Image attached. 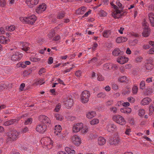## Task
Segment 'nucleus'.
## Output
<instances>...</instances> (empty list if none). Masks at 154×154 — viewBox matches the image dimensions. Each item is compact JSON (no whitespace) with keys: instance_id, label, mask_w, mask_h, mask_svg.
<instances>
[{"instance_id":"nucleus-1","label":"nucleus","mask_w":154,"mask_h":154,"mask_svg":"<svg viewBox=\"0 0 154 154\" xmlns=\"http://www.w3.org/2000/svg\"><path fill=\"white\" fill-rule=\"evenodd\" d=\"M36 19V17L34 15L27 17H21L20 18V20L22 22L31 25L35 22Z\"/></svg>"},{"instance_id":"nucleus-2","label":"nucleus","mask_w":154,"mask_h":154,"mask_svg":"<svg viewBox=\"0 0 154 154\" xmlns=\"http://www.w3.org/2000/svg\"><path fill=\"white\" fill-rule=\"evenodd\" d=\"M90 96V92L86 90L83 91L81 95V100L83 103H87Z\"/></svg>"},{"instance_id":"nucleus-3","label":"nucleus","mask_w":154,"mask_h":154,"mask_svg":"<svg viewBox=\"0 0 154 154\" xmlns=\"http://www.w3.org/2000/svg\"><path fill=\"white\" fill-rule=\"evenodd\" d=\"M6 134L11 141H15L18 137V133L16 130H11L7 132Z\"/></svg>"},{"instance_id":"nucleus-4","label":"nucleus","mask_w":154,"mask_h":154,"mask_svg":"<svg viewBox=\"0 0 154 154\" xmlns=\"http://www.w3.org/2000/svg\"><path fill=\"white\" fill-rule=\"evenodd\" d=\"M112 119L114 121L121 125H124L126 123V121L124 118L120 115L114 116L112 117Z\"/></svg>"},{"instance_id":"nucleus-5","label":"nucleus","mask_w":154,"mask_h":154,"mask_svg":"<svg viewBox=\"0 0 154 154\" xmlns=\"http://www.w3.org/2000/svg\"><path fill=\"white\" fill-rule=\"evenodd\" d=\"M47 126L44 124H39L37 126L36 131L40 133H44L47 130Z\"/></svg>"},{"instance_id":"nucleus-6","label":"nucleus","mask_w":154,"mask_h":154,"mask_svg":"<svg viewBox=\"0 0 154 154\" xmlns=\"http://www.w3.org/2000/svg\"><path fill=\"white\" fill-rule=\"evenodd\" d=\"M72 143L76 146H79L81 143V139L76 135H73L72 137Z\"/></svg>"},{"instance_id":"nucleus-7","label":"nucleus","mask_w":154,"mask_h":154,"mask_svg":"<svg viewBox=\"0 0 154 154\" xmlns=\"http://www.w3.org/2000/svg\"><path fill=\"white\" fill-rule=\"evenodd\" d=\"M39 120L42 123L46 124H50L51 121L50 119L44 115H41L38 117Z\"/></svg>"},{"instance_id":"nucleus-8","label":"nucleus","mask_w":154,"mask_h":154,"mask_svg":"<svg viewBox=\"0 0 154 154\" xmlns=\"http://www.w3.org/2000/svg\"><path fill=\"white\" fill-rule=\"evenodd\" d=\"M22 54L19 52L16 51L14 53L11 57V60L13 61H16L20 60L22 57Z\"/></svg>"},{"instance_id":"nucleus-9","label":"nucleus","mask_w":154,"mask_h":154,"mask_svg":"<svg viewBox=\"0 0 154 154\" xmlns=\"http://www.w3.org/2000/svg\"><path fill=\"white\" fill-rule=\"evenodd\" d=\"M39 0H26V2L30 8H32L37 5Z\"/></svg>"},{"instance_id":"nucleus-10","label":"nucleus","mask_w":154,"mask_h":154,"mask_svg":"<svg viewBox=\"0 0 154 154\" xmlns=\"http://www.w3.org/2000/svg\"><path fill=\"white\" fill-rule=\"evenodd\" d=\"M63 104L66 106L70 107L72 106L73 104V100L72 98V96L71 97H68L66 98V100L64 101Z\"/></svg>"},{"instance_id":"nucleus-11","label":"nucleus","mask_w":154,"mask_h":154,"mask_svg":"<svg viewBox=\"0 0 154 154\" xmlns=\"http://www.w3.org/2000/svg\"><path fill=\"white\" fill-rule=\"evenodd\" d=\"M122 11L120 10H118L116 11V12L115 13H113L112 16L115 18H119L122 16H125L126 15L127 13L126 12H124L122 13Z\"/></svg>"},{"instance_id":"nucleus-12","label":"nucleus","mask_w":154,"mask_h":154,"mask_svg":"<svg viewBox=\"0 0 154 154\" xmlns=\"http://www.w3.org/2000/svg\"><path fill=\"white\" fill-rule=\"evenodd\" d=\"M120 139L117 137H114L111 138L109 141V143L111 145H116L119 143L120 142Z\"/></svg>"},{"instance_id":"nucleus-13","label":"nucleus","mask_w":154,"mask_h":154,"mask_svg":"<svg viewBox=\"0 0 154 154\" xmlns=\"http://www.w3.org/2000/svg\"><path fill=\"white\" fill-rule=\"evenodd\" d=\"M83 124L81 123H78L75 125H74L73 127V131L76 133L79 132L82 128Z\"/></svg>"},{"instance_id":"nucleus-14","label":"nucleus","mask_w":154,"mask_h":154,"mask_svg":"<svg viewBox=\"0 0 154 154\" xmlns=\"http://www.w3.org/2000/svg\"><path fill=\"white\" fill-rule=\"evenodd\" d=\"M46 7L45 3L39 5V7L36 9V12L38 13H41L44 11L46 9Z\"/></svg>"},{"instance_id":"nucleus-15","label":"nucleus","mask_w":154,"mask_h":154,"mask_svg":"<svg viewBox=\"0 0 154 154\" xmlns=\"http://www.w3.org/2000/svg\"><path fill=\"white\" fill-rule=\"evenodd\" d=\"M107 131L109 132L114 131L117 130V128L116 125L113 124L109 123L106 126Z\"/></svg>"},{"instance_id":"nucleus-16","label":"nucleus","mask_w":154,"mask_h":154,"mask_svg":"<svg viewBox=\"0 0 154 154\" xmlns=\"http://www.w3.org/2000/svg\"><path fill=\"white\" fill-rule=\"evenodd\" d=\"M128 61V58H126L125 57L122 56H120L118 57L117 61L119 63L121 64H123Z\"/></svg>"},{"instance_id":"nucleus-17","label":"nucleus","mask_w":154,"mask_h":154,"mask_svg":"<svg viewBox=\"0 0 154 154\" xmlns=\"http://www.w3.org/2000/svg\"><path fill=\"white\" fill-rule=\"evenodd\" d=\"M106 141V140L102 137H99L98 139V144L100 146L104 145Z\"/></svg>"},{"instance_id":"nucleus-18","label":"nucleus","mask_w":154,"mask_h":154,"mask_svg":"<svg viewBox=\"0 0 154 154\" xmlns=\"http://www.w3.org/2000/svg\"><path fill=\"white\" fill-rule=\"evenodd\" d=\"M151 100L149 97H146L143 98L141 101L140 104L143 105H145L149 104Z\"/></svg>"},{"instance_id":"nucleus-19","label":"nucleus","mask_w":154,"mask_h":154,"mask_svg":"<svg viewBox=\"0 0 154 154\" xmlns=\"http://www.w3.org/2000/svg\"><path fill=\"white\" fill-rule=\"evenodd\" d=\"M122 51L119 48H115L112 52L113 55L115 56L121 55L122 54Z\"/></svg>"},{"instance_id":"nucleus-20","label":"nucleus","mask_w":154,"mask_h":154,"mask_svg":"<svg viewBox=\"0 0 154 154\" xmlns=\"http://www.w3.org/2000/svg\"><path fill=\"white\" fill-rule=\"evenodd\" d=\"M62 130V128L60 125H56L55 126L54 133L56 135H58L59 133H60Z\"/></svg>"},{"instance_id":"nucleus-21","label":"nucleus","mask_w":154,"mask_h":154,"mask_svg":"<svg viewBox=\"0 0 154 154\" xmlns=\"http://www.w3.org/2000/svg\"><path fill=\"white\" fill-rule=\"evenodd\" d=\"M128 40L127 38L123 37H119L116 39V42L117 43H122L126 42Z\"/></svg>"},{"instance_id":"nucleus-22","label":"nucleus","mask_w":154,"mask_h":154,"mask_svg":"<svg viewBox=\"0 0 154 154\" xmlns=\"http://www.w3.org/2000/svg\"><path fill=\"white\" fill-rule=\"evenodd\" d=\"M17 122V120L16 119H12L9 121L5 122L4 125L5 126H8L11 124H13L14 123H16Z\"/></svg>"},{"instance_id":"nucleus-23","label":"nucleus","mask_w":154,"mask_h":154,"mask_svg":"<svg viewBox=\"0 0 154 154\" xmlns=\"http://www.w3.org/2000/svg\"><path fill=\"white\" fill-rule=\"evenodd\" d=\"M150 29L147 28H145L142 32V35L144 37L148 36L150 34Z\"/></svg>"},{"instance_id":"nucleus-24","label":"nucleus","mask_w":154,"mask_h":154,"mask_svg":"<svg viewBox=\"0 0 154 154\" xmlns=\"http://www.w3.org/2000/svg\"><path fill=\"white\" fill-rule=\"evenodd\" d=\"M151 25L154 26V14L152 13H151L148 15Z\"/></svg>"},{"instance_id":"nucleus-25","label":"nucleus","mask_w":154,"mask_h":154,"mask_svg":"<svg viewBox=\"0 0 154 154\" xmlns=\"http://www.w3.org/2000/svg\"><path fill=\"white\" fill-rule=\"evenodd\" d=\"M122 112L125 113H130L131 112V109L129 107H124L120 109Z\"/></svg>"},{"instance_id":"nucleus-26","label":"nucleus","mask_w":154,"mask_h":154,"mask_svg":"<svg viewBox=\"0 0 154 154\" xmlns=\"http://www.w3.org/2000/svg\"><path fill=\"white\" fill-rule=\"evenodd\" d=\"M6 38L3 36H0V43L3 44L7 43L10 41L9 39H6Z\"/></svg>"},{"instance_id":"nucleus-27","label":"nucleus","mask_w":154,"mask_h":154,"mask_svg":"<svg viewBox=\"0 0 154 154\" xmlns=\"http://www.w3.org/2000/svg\"><path fill=\"white\" fill-rule=\"evenodd\" d=\"M96 115L95 112L92 111L91 112H88L86 114L87 117L89 119H91L95 116Z\"/></svg>"},{"instance_id":"nucleus-28","label":"nucleus","mask_w":154,"mask_h":154,"mask_svg":"<svg viewBox=\"0 0 154 154\" xmlns=\"http://www.w3.org/2000/svg\"><path fill=\"white\" fill-rule=\"evenodd\" d=\"M86 10V8L85 7L82 6L78 9L77 13L79 14H83Z\"/></svg>"},{"instance_id":"nucleus-29","label":"nucleus","mask_w":154,"mask_h":154,"mask_svg":"<svg viewBox=\"0 0 154 154\" xmlns=\"http://www.w3.org/2000/svg\"><path fill=\"white\" fill-rule=\"evenodd\" d=\"M97 136L98 135L97 133L95 132H91L90 133L88 136V138L89 139L93 140L97 138Z\"/></svg>"},{"instance_id":"nucleus-30","label":"nucleus","mask_w":154,"mask_h":154,"mask_svg":"<svg viewBox=\"0 0 154 154\" xmlns=\"http://www.w3.org/2000/svg\"><path fill=\"white\" fill-rule=\"evenodd\" d=\"M65 150L68 154H75V151L74 150L68 147H66L65 148Z\"/></svg>"},{"instance_id":"nucleus-31","label":"nucleus","mask_w":154,"mask_h":154,"mask_svg":"<svg viewBox=\"0 0 154 154\" xmlns=\"http://www.w3.org/2000/svg\"><path fill=\"white\" fill-rule=\"evenodd\" d=\"M29 44L27 43H23V48L22 50L23 51H28L30 49V48L28 47Z\"/></svg>"},{"instance_id":"nucleus-32","label":"nucleus","mask_w":154,"mask_h":154,"mask_svg":"<svg viewBox=\"0 0 154 154\" xmlns=\"http://www.w3.org/2000/svg\"><path fill=\"white\" fill-rule=\"evenodd\" d=\"M154 67V66L151 63H148L145 64V67L147 69L151 70Z\"/></svg>"},{"instance_id":"nucleus-33","label":"nucleus","mask_w":154,"mask_h":154,"mask_svg":"<svg viewBox=\"0 0 154 154\" xmlns=\"http://www.w3.org/2000/svg\"><path fill=\"white\" fill-rule=\"evenodd\" d=\"M111 63H106L103 65V69L105 70H111L110 67Z\"/></svg>"},{"instance_id":"nucleus-34","label":"nucleus","mask_w":154,"mask_h":154,"mask_svg":"<svg viewBox=\"0 0 154 154\" xmlns=\"http://www.w3.org/2000/svg\"><path fill=\"white\" fill-rule=\"evenodd\" d=\"M54 117L56 118L57 120L59 121H62L63 119L62 116L57 113L54 114Z\"/></svg>"},{"instance_id":"nucleus-35","label":"nucleus","mask_w":154,"mask_h":154,"mask_svg":"<svg viewBox=\"0 0 154 154\" xmlns=\"http://www.w3.org/2000/svg\"><path fill=\"white\" fill-rule=\"evenodd\" d=\"M111 31L110 30H106L104 31L103 33V35L104 37L108 38L110 35Z\"/></svg>"},{"instance_id":"nucleus-36","label":"nucleus","mask_w":154,"mask_h":154,"mask_svg":"<svg viewBox=\"0 0 154 154\" xmlns=\"http://www.w3.org/2000/svg\"><path fill=\"white\" fill-rule=\"evenodd\" d=\"M65 12H62L58 13L57 14V18L58 19H62L65 16Z\"/></svg>"},{"instance_id":"nucleus-37","label":"nucleus","mask_w":154,"mask_h":154,"mask_svg":"<svg viewBox=\"0 0 154 154\" xmlns=\"http://www.w3.org/2000/svg\"><path fill=\"white\" fill-rule=\"evenodd\" d=\"M82 133H86L88 131V127L87 126H85L84 127L82 126Z\"/></svg>"},{"instance_id":"nucleus-38","label":"nucleus","mask_w":154,"mask_h":154,"mask_svg":"<svg viewBox=\"0 0 154 154\" xmlns=\"http://www.w3.org/2000/svg\"><path fill=\"white\" fill-rule=\"evenodd\" d=\"M106 95L103 92H100L98 93L97 96V97L99 98H103L106 97Z\"/></svg>"},{"instance_id":"nucleus-39","label":"nucleus","mask_w":154,"mask_h":154,"mask_svg":"<svg viewBox=\"0 0 154 154\" xmlns=\"http://www.w3.org/2000/svg\"><path fill=\"white\" fill-rule=\"evenodd\" d=\"M152 93V89L151 88H147L146 89V91L145 92V93L148 95H149L150 94H151Z\"/></svg>"},{"instance_id":"nucleus-40","label":"nucleus","mask_w":154,"mask_h":154,"mask_svg":"<svg viewBox=\"0 0 154 154\" xmlns=\"http://www.w3.org/2000/svg\"><path fill=\"white\" fill-rule=\"evenodd\" d=\"M99 123V120L97 119H94L90 121V124L92 125H95Z\"/></svg>"},{"instance_id":"nucleus-41","label":"nucleus","mask_w":154,"mask_h":154,"mask_svg":"<svg viewBox=\"0 0 154 154\" xmlns=\"http://www.w3.org/2000/svg\"><path fill=\"white\" fill-rule=\"evenodd\" d=\"M145 112V111L144 109H139V110L138 115L140 116H142L144 115Z\"/></svg>"},{"instance_id":"nucleus-42","label":"nucleus","mask_w":154,"mask_h":154,"mask_svg":"<svg viewBox=\"0 0 154 154\" xmlns=\"http://www.w3.org/2000/svg\"><path fill=\"white\" fill-rule=\"evenodd\" d=\"M145 81H142L140 83V88L142 90L143 89L145 88Z\"/></svg>"},{"instance_id":"nucleus-43","label":"nucleus","mask_w":154,"mask_h":154,"mask_svg":"<svg viewBox=\"0 0 154 154\" xmlns=\"http://www.w3.org/2000/svg\"><path fill=\"white\" fill-rule=\"evenodd\" d=\"M5 0H0V7H4L6 5Z\"/></svg>"},{"instance_id":"nucleus-44","label":"nucleus","mask_w":154,"mask_h":154,"mask_svg":"<svg viewBox=\"0 0 154 154\" xmlns=\"http://www.w3.org/2000/svg\"><path fill=\"white\" fill-rule=\"evenodd\" d=\"M55 32L54 30H52L51 32L49 34L48 37L49 38H51L53 37L55 35Z\"/></svg>"},{"instance_id":"nucleus-45","label":"nucleus","mask_w":154,"mask_h":154,"mask_svg":"<svg viewBox=\"0 0 154 154\" xmlns=\"http://www.w3.org/2000/svg\"><path fill=\"white\" fill-rule=\"evenodd\" d=\"M127 78L125 76H123L120 77L118 80L121 82H125Z\"/></svg>"},{"instance_id":"nucleus-46","label":"nucleus","mask_w":154,"mask_h":154,"mask_svg":"<svg viewBox=\"0 0 154 154\" xmlns=\"http://www.w3.org/2000/svg\"><path fill=\"white\" fill-rule=\"evenodd\" d=\"M138 90V88L136 86H134L132 88V91L134 94H135L137 93Z\"/></svg>"},{"instance_id":"nucleus-47","label":"nucleus","mask_w":154,"mask_h":154,"mask_svg":"<svg viewBox=\"0 0 154 154\" xmlns=\"http://www.w3.org/2000/svg\"><path fill=\"white\" fill-rule=\"evenodd\" d=\"M61 107L60 105V104H57L54 110L56 112H58L60 110V109Z\"/></svg>"},{"instance_id":"nucleus-48","label":"nucleus","mask_w":154,"mask_h":154,"mask_svg":"<svg viewBox=\"0 0 154 154\" xmlns=\"http://www.w3.org/2000/svg\"><path fill=\"white\" fill-rule=\"evenodd\" d=\"M110 65L111 66V67H110L111 69H113L114 70L115 69H117L118 68V67L116 65L111 63Z\"/></svg>"},{"instance_id":"nucleus-49","label":"nucleus","mask_w":154,"mask_h":154,"mask_svg":"<svg viewBox=\"0 0 154 154\" xmlns=\"http://www.w3.org/2000/svg\"><path fill=\"white\" fill-rule=\"evenodd\" d=\"M154 111V106L153 104L150 105L149 107V112L151 113H152Z\"/></svg>"},{"instance_id":"nucleus-50","label":"nucleus","mask_w":154,"mask_h":154,"mask_svg":"<svg viewBox=\"0 0 154 154\" xmlns=\"http://www.w3.org/2000/svg\"><path fill=\"white\" fill-rule=\"evenodd\" d=\"M97 77V79L99 81H102L104 80V78L100 74H98Z\"/></svg>"},{"instance_id":"nucleus-51","label":"nucleus","mask_w":154,"mask_h":154,"mask_svg":"<svg viewBox=\"0 0 154 154\" xmlns=\"http://www.w3.org/2000/svg\"><path fill=\"white\" fill-rule=\"evenodd\" d=\"M32 119L31 118H29L25 121V124L26 125H28L29 124H31L32 122Z\"/></svg>"},{"instance_id":"nucleus-52","label":"nucleus","mask_w":154,"mask_h":154,"mask_svg":"<svg viewBox=\"0 0 154 154\" xmlns=\"http://www.w3.org/2000/svg\"><path fill=\"white\" fill-rule=\"evenodd\" d=\"M15 26L11 25L8 27V30L10 31H13L15 29Z\"/></svg>"},{"instance_id":"nucleus-53","label":"nucleus","mask_w":154,"mask_h":154,"mask_svg":"<svg viewBox=\"0 0 154 154\" xmlns=\"http://www.w3.org/2000/svg\"><path fill=\"white\" fill-rule=\"evenodd\" d=\"M110 110L113 113H116L117 112V109L116 107H112L110 108Z\"/></svg>"},{"instance_id":"nucleus-54","label":"nucleus","mask_w":154,"mask_h":154,"mask_svg":"<svg viewBox=\"0 0 154 154\" xmlns=\"http://www.w3.org/2000/svg\"><path fill=\"white\" fill-rule=\"evenodd\" d=\"M29 129L27 127H25L24 128H22L21 131L22 133H25L28 131Z\"/></svg>"},{"instance_id":"nucleus-55","label":"nucleus","mask_w":154,"mask_h":154,"mask_svg":"<svg viewBox=\"0 0 154 154\" xmlns=\"http://www.w3.org/2000/svg\"><path fill=\"white\" fill-rule=\"evenodd\" d=\"M142 59L143 58L139 56L135 59V60L137 62H140L142 60Z\"/></svg>"},{"instance_id":"nucleus-56","label":"nucleus","mask_w":154,"mask_h":154,"mask_svg":"<svg viewBox=\"0 0 154 154\" xmlns=\"http://www.w3.org/2000/svg\"><path fill=\"white\" fill-rule=\"evenodd\" d=\"M53 58L52 57H50L48 58V63L49 64H51L53 62Z\"/></svg>"},{"instance_id":"nucleus-57","label":"nucleus","mask_w":154,"mask_h":154,"mask_svg":"<svg viewBox=\"0 0 154 154\" xmlns=\"http://www.w3.org/2000/svg\"><path fill=\"white\" fill-rule=\"evenodd\" d=\"M75 75L78 77H80L81 76V71L80 70H79L76 71L75 73Z\"/></svg>"},{"instance_id":"nucleus-58","label":"nucleus","mask_w":154,"mask_h":154,"mask_svg":"<svg viewBox=\"0 0 154 154\" xmlns=\"http://www.w3.org/2000/svg\"><path fill=\"white\" fill-rule=\"evenodd\" d=\"M148 53L149 54H154V47L151 48L148 51Z\"/></svg>"},{"instance_id":"nucleus-59","label":"nucleus","mask_w":154,"mask_h":154,"mask_svg":"<svg viewBox=\"0 0 154 154\" xmlns=\"http://www.w3.org/2000/svg\"><path fill=\"white\" fill-rule=\"evenodd\" d=\"M116 4L119 7V8H122V4L120 3L119 1V0H117L116 2Z\"/></svg>"},{"instance_id":"nucleus-60","label":"nucleus","mask_w":154,"mask_h":154,"mask_svg":"<svg viewBox=\"0 0 154 154\" xmlns=\"http://www.w3.org/2000/svg\"><path fill=\"white\" fill-rule=\"evenodd\" d=\"M72 66L73 67L70 68L69 69H66L64 71V72L65 73H66L67 72H69L74 67H75L74 65H72Z\"/></svg>"},{"instance_id":"nucleus-61","label":"nucleus","mask_w":154,"mask_h":154,"mask_svg":"<svg viewBox=\"0 0 154 154\" xmlns=\"http://www.w3.org/2000/svg\"><path fill=\"white\" fill-rule=\"evenodd\" d=\"M25 86V84L24 83H22L20 86V89L21 91H23L24 89V88Z\"/></svg>"},{"instance_id":"nucleus-62","label":"nucleus","mask_w":154,"mask_h":154,"mask_svg":"<svg viewBox=\"0 0 154 154\" xmlns=\"http://www.w3.org/2000/svg\"><path fill=\"white\" fill-rule=\"evenodd\" d=\"M100 14L101 16H105L106 15V13L103 10L100 11Z\"/></svg>"},{"instance_id":"nucleus-63","label":"nucleus","mask_w":154,"mask_h":154,"mask_svg":"<svg viewBox=\"0 0 154 154\" xmlns=\"http://www.w3.org/2000/svg\"><path fill=\"white\" fill-rule=\"evenodd\" d=\"M45 72V69L44 68H42L39 71V74L41 75L43 72Z\"/></svg>"},{"instance_id":"nucleus-64","label":"nucleus","mask_w":154,"mask_h":154,"mask_svg":"<svg viewBox=\"0 0 154 154\" xmlns=\"http://www.w3.org/2000/svg\"><path fill=\"white\" fill-rule=\"evenodd\" d=\"M112 101L111 100L108 101L106 103V105L107 106H109L112 105Z\"/></svg>"}]
</instances>
